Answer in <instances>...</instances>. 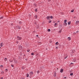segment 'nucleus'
<instances>
[{
    "label": "nucleus",
    "instance_id": "obj_60",
    "mask_svg": "<svg viewBox=\"0 0 79 79\" xmlns=\"http://www.w3.org/2000/svg\"><path fill=\"white\" fill-rule=\"evenodd\" d=\"M22 79H24V78H22Z\"/></svg>",
    "mask_w": 79,
    "mask_h": 79
},
{
    "label": "nucleus",
    "instance_id": "obj_24",
    "mask_svg": "<svg viewBox=\"0 0 79 79\" xmlns=\"http://www.w3.org/2000/svg\"><path fill=\"white\" fill-rule=\"evenodd\" d=\"M57 24H58L57 23H55L54 26H55L56 25L57 26Z\"/></svg>",
    "mask_w": 79,
    "mask_h": 79
},
{
    "label": "nucleus",
    "instance_id": "obj_19",
    "mask_svg": "<svg viewBox=\"0 0 79 79\" xmlns=\"http://www.w3.org/2000/svg\"><path fill=\"white\" fill-rule=\"evenodd\" d=\"M51 22H52V20H49V23H51Z\"/></svg>",
    "mask_w": 79,
    "mask_h": 79
},
{
    "label": "nucleus",
    "instance_id": "obj_36",
    "mask_svg": "<svg viewBox=\"0 0 79 79\" xmlns=\"http://www.w3.org/2000/svg\"><path fill=\"white\" fill-rule=\"evenodd\" d=\"M1 73H2V74H3L4 73V72H2Z\"/></svg>",
    "mask_w": 79,
    "mask_h": 79
},
{
    "label": "nucleus",
    "instance_id": "obj_21",
    "mask_svg": "<svg viewBox=\"0 0 79 79\" xmlns=\"http://www.w3.org/2000/svg\"><path fill=\"white\" fill-rule=\"evenodd\" d=\"M70 76H73V73H70Z\"/></svg>",
    "mask_w": 79,
    "mask_h": 79
},
{
    "label": "nucleus",
    "instance_id": "obj_8",
    "mask_svg": "<svg viewBox=\"0 0 79 79\" xmlns=\"http://www.w3.org/2000/svg\"><path fill=\"white\" fill-rule=\"evenodd\" d=\"M19 49H22L23 48V47H22V46H20L19 47Z\"/></svg>",
    "mask_w": 79,
    "mask_h": 79
},
{
    "label": "nucleus",
    "instance_id": "obj_34",
    "mask_svg": "<svg viewBox=\"0 0 79 79\" xmlns=\"http://www.w3.org/2000/svg\"><path fill=\"white\" fill-rule=\"evenodd\" d=\"M11 66H12V67H14V65L13 64H12L11 65Z\"/></svg>",
    "mask_w": 79,
    "mask_h": 79
},
{
    "label": "nucleus",
    "instance_id": "obj_56",
    "mask_svg": "<svg viewBox=\"0 0 79 79\" xmlns=\"http://www.w3.org/2000/svg\"><path fill=\"white\" fill-rule=\"evenodd\" d=\"M14 60L15 61V59H14Z\"/></svg>",
    "mask_w": 79,
    "mask_h": 79
},
{
    "label": "nucleus",
    "instance_id": "obj_63",
    "mask_svg": "<svg viewBox=\"0 0 79 79\" xmlns=\"http://www.w3.org/2000/svg\"><path fill=\"white\" fill-rule=\"evenodd\" d=\"M30 16H31V15H30Z\"/></svg>",
    "mask_w": 79,
    "mask_h": 79
},
{
    "label": "nucleus",
    "instance_id": "obj_40",
    "mask_svg": "<svg viewBox=\"0 0 79 79\" xmlns=\"http://www.w3.org/2000/svg\"><path fill=\"white\" fill-rule=\"evenodd\" d=\"M67 57H68V56H67V57H64V59H66V58H67Z\"/></svg>",
    "mask_w": 79,
    "mask_h": 79
},
{
    "label": "nucleus",
    "instance_id": "obj_38",
    "mask_svg": "<svg viewBox=\"0 0 79 79\" xmlns=\"http://www.w3.org/2000/svg\"><path fill=\"white\" fill-rule=\"evenodd\" d=\"M56 49H58V46L56 47Z\"/></svg>",
    "mask_w": 79,
    "mask_h": 79
},
{
    "label": "nucleus",
    "instance_id": "obj_32",
    "mask_svg": "<svg viewBox=\"0 0 79 79\" xmlns=\"http://www.w3.org/2000/svg\"><path fill=\"white\" fill-rule=\"evenodd\" d=\"M3 17H1L0 18V19H3Z\"/></svg>",
    "mask_w": 79,
    "mask_h": 79
},
{
    "label": "nucleus",
    "instance_id": "obj_58",
    "mask_svg": "<svg viewBox=\"0 0 79 79\" xmlns=\"http://www.w3.org/2000/svg\"><path fill=\"white\" fill-rule=\"evenodd\" d=\"M25 60H27V59H26Z\"/></svg>",
    "mask_w": 79,
    "mask_h": 79
},
{
    "label": "nucleus",
    "instance_id": "obj_6",
    "mask_svg": "<svg viewBox=\"0 0 79 79\" xmlns=\"http://www.w3.org/2000/svg\"><path fill=\"white\" fill-rule=\"evenodd\" d=\"M17 27L18 29H21V26H17Z\"/></svg>",
    "mask_w": 79,
    "mask_h": 79
},
{
    "label": "nucleus",
    "instance_id": "obj_55",
    "mask_svg": "<svg viewBox=\"0 0 79 79\" xmlns=\"http://www.w3.org/2000/svg\"><path fill=\"white\" fill-rule=\"evenodd\" d=\"M74 34H76V33H74Z\"/></svg>",
    "mask_w": 79,
    "mask_h": 79
},
{
    "label": "nucleus",
    "instance_id": "obj_41",
    "mask_svg": "<svg viewBox=\"0 0 79 79\" xmlns=\"http://www.w3.org/2000/svg\"><path fill=\"white\" fill-rule=\"evenodd\" d=\"M79 32V31H76V33H78Z\"/></svg>",
    "mask_w": 79,
    "mask_h": 79
},
{
    "label": "nucleus",
    "instance_id": "obj_11",
    "mask_svg": "<svg viewBox=\"0 0 79 79\" xmlns=\"http://www.w3.org/2000/svg\"><path fill=\"white\" fill-rule=\"evenodd\" d=\"M53 76L54 77H56V72H54V74L53 75Z\"/></svg>",
    "mask_w": 79,
    "mask_h": 79
},
{
    "label": "nucleus",
    "instance_id": "obj_61",
    "mask_svg": "<svg viewBox=\"0 0 79 79\" xmlns=\"http://www.w3.org/2000/svg\"><path fill=\"white\" fill-rule=\"evenodd\" d=\"M40 44H41V43H40Z\"/></svg>",
    "mask_w": 79,
    "mask_h": 79
},
{
    "label": "nucleus",
    "instance_id": "obj_2",
    "mask_svg": "<svg viewBox=\"0 0 79 79\" xmlns=\"http://www.w3.org/2000/svg\"><path fill=\"white\" fill-rule=\"evenodd\" d=\"M76 53V52L75 51V50H73L71 52V53Z\"/></svg>",
    "mask_w": 79,
    "mask_h": 79
},
{
    "label": "nucleus",
    "instance_id": "obj_26",
    "mask_svg": "<svg viewBox=\"0 0 79 79\" xmlns=\"http://www.w3.org/2000/svg\"><path fill=\"white\" fill-rule=\"evenodd\" d=\"M64 23H66V22H67V20H64Z\"/></svg>",
    "mask_w": 79,
    "mask_h": 79
},
{
    "label": "nucleus",
    "instance_id": "obj_62",
    "mask_svg": "<svg viewBox=\"0 0 79 79\" xmlns=\"http://www.w3.org/2000/svg\"><path fill=\"white\" fill-rule=\"evenodd\" d=\"M46 50H47V49H46Z\"/></svg>",
    "mask_w": 79,
    "mask_h": 79
},
{
    "label": "nucleus",
    "instance_id": "obj_9",
    "mask_svg": "<svg viewBox=\"0 0 79 79\" xmlns=\"http://www.w3.org/2000/svg\"><path fill=\"white\" fill-rule=\"evenodd\" d=\"M79 23V21H77L76 22V25H77V24H78V23Z\"/></svg>",
    "mask_w": 79,
    "mask_h": 79
},
{
    "label": "nucleus",
    "instance_id": "obj_49",
    "mask_svg": "<svg viewBox=\"0 0 79 79\" xmlns=\"http://www.w3.org/2000/svg\"><path fill=\"white\" fill-rule=\"evenodd\" d=\"M16 43L18 44V41Z\"/></svg>",
    "mask_w": 79,
    "mask_h": 79
},
{
    "label": "nucleus",
    "instance_id": "obj_51",
    "mask_svg": "<svg viewBox=\"0 0 79 79\" xmlns=\"http://www.w3.org/2000/svg\"><path fill=\"white\" fill-rule=\"evenodd\" d=\"M71 64H73V63H71Z\"/></svg>",
    "mask_w": 79,
    "mask_h": 79
},
{
    "label": "nucleus",
    "instance_id": "obj_42",
    "mask_svg": "<svg viewBox=\"0 0 79 79\" xmlns=\"http://www.w3.org/2000/svg\"><path fill=\"white\" fill-rule=\"evenodd\" d=\"M34 5H35V6H36V4H34Z\"/></svg>",
    "mask_w": 79,
    "mask_h": 79
},
{
    "label": "nucleus",
    "instance_id": "obj_3",
    "mask_svg": "<svg viewBox=\"0 0 79 79\" xmlns=\"http://www.w3.org/2000/svg\"><path fill=\"white\" fill-rule=\"evenodd\" d=\"M64 26H66L67 25V23H64L63 24Z\"/></svg>",
    "mask_w": 79,
    "mask_h": 79
},
{
    "label": "nucleus",
    "instance_id": "obj_16",
    "mask_svg": "<svg viewBox=\"0 0 79 79\" xmlns=\"http://www.w3.org/2000/svg\"><path fill=\"white\" fill-rule=\"evenodd\" d=\"M34 18L36 19V18H37V15H35L34 16Z\"/></svg>",
    "mask_w": 79,
    "mask_h": 79
},
{
    "label": "nucleus",
    "instance_id": "obj_59",
    "mask_svg": "<svg viewBox=\"0 0 79 79\" xmlns=\"http://www.w3.org/2000/svg\"><path fill=\"white\" fill-rule=\"evenodd\" d=\"M0 48H1V47H0Z\"/></svg>",
    "mask_w": 79,
    "mask_h": 79
},
{
    "label": "nucleus",
    "instance_id": "obj_43",
    "mask_svg": "<svg viewBox=\"0 0 79 79\" xmlns=\"http://www.w3.org/2000/svg\"><path fill=\"white\" fill-rule=\"evenodd\" d=\"M11 26H13V24L11 23Z\"/></svg>",
    "mask_w": 79,
    "mask_h": 79
},
{
    "label": "nucleus",
    "instance_id": "obj_35",
    "mask_svg": "<svg viewBox=\"0 0 79 79\" xmlns=\"http://www.w3.org/2000/svg\"><path fill=\"white\" fill-rule=\"evenodd\" d=\"M64 79H66V77H65L64 78Z\"/></svg>",
    "mask_w": 79,
    "mask_h": 79
},
{
    "label": "nucleus",
    "instance_id": "obj_29",
    "mask_svg": "<svg viewBox=\"0 0 79 79\" xmlns=\"http://www.w3.org/2000/svg\"><path fill=\"white\" fill-rule=\"evenodd\" d=\"M48 32H50V29H48Z\"/></svg>",
    "mask_w": 79,
    "mask_h": 79
},
{
    "label": "nucleus",
    "instance_id": "obj_5",
    "mask_svg": "<svg viewBox=\"0 0 79 79\" xmlns=\"http://www.w3.org/2000/svg\"><path fill=\"white\" fill-rule=\"evenodd\" d=\"M3 43H1L0 44V46L1 47H3Z\"/></svg>",
    "mask_w": 79,
    "mask_h": 79
},
{
    "label": "nucleus",
    "instance_id": "obj_33",
    "mask_svg": "<svg viewBox=\"0 0 79 79\" xmlns=\"http://www.w3.org/2000/svg\"><path fill=\"white\" fill-rule=\"evenodd\" d=\"M13 60H11L10 61V62H11V63H12V62H13Z\"/></svg>",
    "mask_w": 79,
    "mask_h": 79
},
{
    "label": "nucleus",
    "instance_id": "obj_37",
    "mask_svg": "<svg viewBox=\"0 0 79 79\" xmlns=\"http://www.w3.org/2000/svg\"><path fill=\"white\" fill-rule=\"evenodd\" d=\"M6 72H7V71H8V69H6Z\"/></svg>",
    "mask_w": 79,
    "mask_h": 79
},
{
    "label": "nucleus",
    "instance_id": "obj_23",
    "mask_svg": "<svg viewBox=\"0 0 79 79\" xmlns=\"http://www.w3.org/2000/svg\"><path fill=\"white\" fill-rule=\"evenodd\" d=\"M29 51H30V49H27V51L28 52H29Z\"/></svg>",
    "mask_w": 79,
    "mask_h": 79
},
{
    "label": "nucleus",
    "instance_id": "obj_28",
    "mask_svg": "<svg viewBox=\"0 0 79 79\" xmlns=\"http://www.w3.org/2000/svg\"><path fill=\"white\" fill-rule=\"evenodd\" d=\"M71 12L72 13H73V12H74V10H71Z\"/></svg>",
    "mask_w": 79,
    "mask_h": 79
},
{
    "label": "nucleus",
    "instance_id": "obj_30",
    "mask_svg": "<svg viewBox=\"0 0 79 79\" xmlns=\"http://www.w3.org/2000/svg\"><path fill=\"white\" fill-rule=\"evenodd\" d=\"M40 72L39 71H38L37 72V73L38 74H39V73Z\"/></svg>",
    "mask_w": 79,
    "mask_h": 79
},
{
    "label": "nucleus",
    "instance_id": "obj_44",
    "mask_svg": "<svg viewBox=\"0 0 79 79\" xmlns=\"http://www.w3.org/2000/svg\"><path fill=\"white\" fill-rule=\"evenodd\" d=\"M22 68L23 69H24V68H23V67H22Z\"/></svg>",
    "mask_w": 79,
    "mask_h": 79
},
{
    "label": "nucleus",
    "instance_id": "obj_17",
    "mask_svg": "<svg viewBox=\"0 0 79 79\" xmlns=\"http://www.w3.org/2000/svg\"><path fill=\"white\" fill-rule=\"evenodd\" d=\"M37 29H38V28H39V25H38L36 27Z\"/></svg>",
    "mask_w": 79,
    "mask_h": 79
},
{
    "label": "nucleus",
    "instance_id": "obj_54",
    "mask_svg": "<svg viewBox=\"0 0 79 79\" xmlns=\"http://www.w3.org/2000/svg\"><path fill=\"white\" fill-rule=\"evenodd\" d=\"M58 23L60 22V21H58Z\"/></svg>",
    "mask_w": 79,
    "mask_h": 79
},
{
    "label": "nucleus",
    "instance_id": "obj_18",
    "mask_svg": "<svg viewBox=\"0 0 79 79\" xmlns=\"http://www.w3.org/2000/svg\"><path fill=\"white\" fill-rule=\"evenodd\" d=\"M71 24V22H68V24H69V25H70V24Z\"/></svg>",
    "mask_w": 79,
    "mask_h": 79
},
{
    "label": "nucleus",
    "instance_id": "obj_1",
    "mask_svg": "<svg viewBox=\"0 0 79 79\" xmlns=\"http://www.w3.org/2000/svg\"><path fill=\"white\" fill-rule=\"evenodd\" d=\"M17 39L18 40H21L22 38L19 36H18L17 37Z\"/></svg>",
    "mask_w": 79,
    "mask_h": 79
},
{
    "label": "nucleus",
    "instance_id": "obj_15",
    "mask_svg": "<svg viewBox=\"0 0 79 79\" xmlns=\"http://www.w3.org/2000/svg\"><path fill=\"white\" fill-rule=\"evenodd\" d=\"M26 76L27 77H29V74L27 73L26 74Z\"/></svg>",
    "mask_w": 79,
    "mask_h": 79
},
{
    "label": "nucleus",
    "instance_id": "obj_22",
    "mask_svg": "<svg viewBox=\"0 0 79 79\" xmlns=\"http://www.w3.org/2000/svg\"><path fill=\"white\" fill-rule=\"evenodd\" d=\"M4 61H7V58H5L4 59Z\"/></svg>",
    "mask_w": 79,
    "mask_h": 79
},
{
    "label": "nucleus",
    "instance_id": "obj_48",
    "mask_svg": "<svg viewBox=\"0 0 79 79\" xmlns=\"http://www.w3.org/2000/svg\"><path fill=\"white\" fill-rule=\"evenodd\" d=\"M38 36H39V35H36V37H38Z\"/></svg>",
    "mask_w": 79,
    "mask_h": 79
},
{
    "label": "nucleus",
    "instance_id": "obj_31",
    "mask_svg": "<svg viewBox=\"0 0 79 79\" xmlns=\"http://www.w3.org/2000/svg\"><path fill=\"white\" fill-rule=\"evenodd\" d=\"M73 60H74V62H76V59H73Z\"/></svg>",
    "mask_w": 79,
    "mask_h": 79
},
{
    "label": "nucleus",
    "instance_id": "obj_12",
    "mask_svg": "<svg viewBox=\"0 0 79 79\" xmlns=\"http://www.w3.org/2000/svg\"><path fill=\"white\" fill-rule=\"evenodd\" d=\"M56 45H59V43L58 42H57L56 43Z\"/></svg>",
    "mask_w": 79,
    "mask_h": 79
},
{
    "label": "nucleus",
    "instance_id": "obj_47",
    "mask_svg": "<svg viewBox=\"0 0 79 79\" xmlns=\"http://www.w3.org/2000/svg\"><path fill=\"white\" fill-rule=\"evenodd\" d=\"M1 79H3V77H2L1 78Z\"/></svg>",
    "mask_w": 79,
    "mask_h": 79
},
{
    "label": "nucleus",
    "instance_id": "obj_53",
    "mask_svg": "<svg viewBox=\"0 0 79 79\" xmlns=\"http://www.w3.org/2000/svg\"><path fill=\"white\" fill-rule=\"evenodd\" d=\"M61 31H59V32H61Z\"/></svg>",
    "mask_w": 79,
    "mask_h": 79
},
{
    "label": "nucleus",
    "instance_id": "obj_10",
    "mask_svg": "<svg viewBox=\"0 0 79 79\" xmlns=\"http://www.w3.org/2000/svg\"><path fill=\"white\" fill-rule=\"evenodd\" d=\"M63 72V69H60V72L62 73Z\"/></svg>",
    "mask_w": 79,
    "mask_h": 79
},
{
    "label": "nucleus",
    "instance_id": "obj_52",
    "mask_svg": "<svg viewBox=\"0 0 79 79\" xmlns=\"http://www.w3.org/2000/svg\"><path fill=\"white\" fill-rule=\"evenodd\" d=\"M74 18H76V17H74Z\"/></svg>",
    "mask_w": 79,
    "mask_h": 79
},
{
    "label": "nucleus",
    "instance_id": "obj_14",
    "mask_svg": "<svg viewBox=\"0 0 79 79\" xmlns=\"http://www.w3.org/2000/svg\"><path fill=\"white\" fill-rule=\"evenodd\" d=\"M19 24H22L23 22H21V21H20L19 22Z\"/></svg>",
    "mask_w": 79,
    "mask_h": 79
},
{
    "label": "nucleus",
    "instance_id": "obj_57",
    "mask_svg": "<svg viewBox=\"0 0 79 79\" xmlns=\"http://www.w3.org/2000/svg\"><path fill=\"white\" fill-rule=\"evenodd\" d=\"M70 73H71V71L70 72Z\"/></svg>",
    "mask_w": 79,
    "mask_h": 79
},
{
    "label": "nucleus",
    "instance_id": "obj_20",
    "mask_svg": "<svg viewBox=\"0 0 79 79\" xmlns=\"http://www.w3.org/2000/svg\"><path fill=\"white\" fill-rule=\"evenodd\" d=\"M50 18L51 19H53V17L52 16H51L50 17Z\"/></svg>",
    "mask_w": 79,
    "mask_h": 79
},
{
    "label": "nucleus",
    "instance_id": "obj_4",
    "mask_svg": "<svg viewBox=\"0 0 79 79\" xmlns=\"http://www.w3.org/2000/svg\"><path fill=\"white\" fill-rule=\"evenodd\" d=\"M50 18V17L49 16H48L47 17H46V19L48 20Z\"/></svg>",
    "mask_w": 79,
    "mask_h": 79
},
{
    "label": "nucleus",
    "instance_id": "obj_46",
    "mask_svg": "<svg viewBox=\"0 0 79 79\" xmlns=\"http://www.w3.org/2000/svg\"><path fill=\"white\" fill-rule=\"evenodd\" d=\"M35 24H37V23L36 22H35Z\"/></svg>",
    "mask_w": 79,
    "mask_h": 79
},
{
    "label": "nucleus",
    "instance_id": "obj_7",
    "mask_svg": "<svg viewBox=\"0 0 79 79\" xmlns=\"http://www.w3.org/2000/svg\"><path fill=\"white\" fill-rule=\"evenodd\" d=\"M30 75H32L33 74V72H31L29 73Z\"/></svg>",
    "mask_w": 79,
    "mask_h": 79
},
{
    "label": "nucleus",
    "instance_id": "obj_50",
    "mask_svg": "<svg viewBox=\"0 0 79 79\" xmlns=\"http://www.w3.org/2000/svg\"><path fill=\"white\" fill-rule=\"evenodd\" d=\"M24 56H26V55H24Z\"/></svg>",
    "mask_w": 79,
    "mask_h": 79
},
{
    "label": "nucleus",
    "instance_id": "obj_13",
    "mask_svg": "<svg viewBox=\"0 0 79 79\" xmlns=\"http://www.w3.org/2000/svg\"><path fill=\"white\" fill-rule=\"evenodd\" d=\"M68 40H71V37H68Z\"/></svg>",
    "mask_w": 79,
    "mask_h": 79
},
{
    "label": "nucleus",
    "instance_id": "obj_27",
    "mask_svg": "<svg viewBox=\"0 0 79 79\" xmlns=\"http://www.w3.org/2000/svg\"><path fill=\"white\" fill-rule=\"evenodd\" d=\"M31 55H34V53H31Z\"/></svg>",
    "mask_w": 79,
    "mask_h": 79
},
{
    "label": "nucleus",
    "instance_id": "obj_45",
    "mask_svg": "<svg viewBox=\"0 0 79 79\" xmlns=\"http://www.w3.org/2000/svg\"><path fill=\"white\" fill-rule=\"evenodd\" d=\"M48 2H50L51 1V0H48Z\"/></svg>",
    "mask_w": 79,
    "mask_h": 79
},
{
    "label": "nucleus",
    "instance_id": "obj_39",
    "mask_svg": "<svg viewBox=\"0 0 79 79\" xmlns=\"http://www.w3.org/2000/svg\"><path fill=\"white\" fill-rule=\"evenodd\" d=\"M1 67H2V68H3V66L2 65H1Z\"/></svg>",
    "mask_w": 79,
    "mask_h": 79
},
{
    "label": "nucleus",
    "instance_id": "obj_25",
    "mask_svg": "<svg viewBox=\"0 0 79 79\" xmlns=\"http://www.w3.org/2000/svg\"><path fill=\"white\" fill-rule=\"evenodd\" d=\"M35 10L36 11V12H37V9H35Z\"/></svg>",
    "mask_w": 79,
    "mask_h": 79
}]
</instances>
